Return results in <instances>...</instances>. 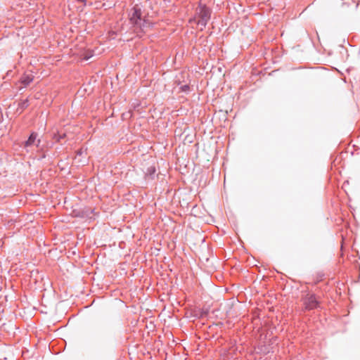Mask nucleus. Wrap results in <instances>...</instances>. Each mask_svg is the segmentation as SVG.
I'll use <instances>...</instances> for the list:
<instances>
[{
	"label": "nucleus",
	"instance_id": "nucleus-1",
	"mask_svg": "<svg viewBox=\"0 0 360 360\" xmlns=\"http://www.w3.org/2000/svg\"><path fill=\"white\" fill-rule=\"evenodd\" d=\"M210 11L205 6L199 5L195 17L190 20V22H195L199 29L202 30L210 19Z\"/></svg>",
	"mask_w": 360,
	"mask_h": 360
},
{
	"label": "nucleus",
	"instance_id": "nucleus-2",
	"mask_svg": "<svg viewBox=\"0 0 360 360\" xmlns=\"http://www.w3.org/2000/svg\"><path fill=\"white\" fill-rule=\"evenodd\" d=\"M304 308L311 310L316 308L319 306V301L313 294H307L303 299Z\"/></svg>",
	"mask_w": 360,
	"mask_h": 360
},
{
	"label": "nucleus",
	"instance_id": "nucleus-3",
	"mask_svg": "<svg viewBox=\"0 0 360 360\" xmlns=\"http://www.w3.org/2000/svg\"><path fill=\"white\" fill-rule=\"evenodd\" d=\"M140 17H141L140 11L135 8L134 11V13H133L132 16L131 17V20L134 24L141 25V18Z\"/></svg>",
	"mask_w": 360,
	"mask_h": 360
},
{
	"label": "nucleus",
	"instance_id": "nucleus-4",
	"mask_svg": "<svg viewBox=\"0 0 360 360\" xmlns=\"http://www.w3.org/2000/svg\"><path fill=\"white\" fill-rule=\"evenodd\" d=\"M37 136V134L32 133L30 136L28 140L25 142L24 146L25 148H27V147L32 146L33 145H35Z\"/></svg>",
	"mask_w": 360,
	"mask_h": 360
},
{
	"label": "nucleus",
	"instance_id": "nucleus-5",
	"mask_svg": "<svg viewBox=\"0 0 360 360\" xmlns=\"http://www.w3.org/2000/svg\"><path fill=\"white\" fill-rule=\"evenodd\" d=\"M33 80V76L32 75H27L22 77L21 82L24 84V86L29 85Z\"/></svg>",
	"mask_w": 360,
	"mask_h": 360
},
{
	"label": "nucleus",
	"instance_id": "nucleus-6",
	"mask_svg": "<svg viewBox=\"0 0 360 360\" xmlns=\"http://www.w3.org/2000/svg\"><path fill=\"white\" fill-rule=\"evenodd\" d=\"M200 210V206H198V205H195V206H193V209H192V213L194 216L195 217H202V214L201 213H199L198 212V210Z\"/></svg>",
	"mask_w": 360,
	"mask_h": 360
},
{
	"label": "nucleus",
	"instance_id": "nucleus-7",
	"mask_svg": "<svg viewBox=\"0 0 360 360\" xmlns=\"http://www.w3.org/2000/svg\"><path fill=\"white\" fill-rule=\"evenodd\" d=\"M27 100L22 101L19 105L22 109H24L28 106Z\"/></svg>",
	"mask_w": 360,
	"mask_h": 360
},
{
	"label": "nucleus",
	"instance_id": "nucleus-8",
	"mask_svg": "<svg viewBox=\"0 0 360 360\" xmlns=\"http://www.w3.org/2000/svg\"><path fill=\"white\" fill-rule=\"evenodd\" d=\"M78 2L82 4V6H85L87 4H91L90 0H77Z\"/></svg>",
	"mask_w": 360,
	"mask_h": 360
},
{
	"label": "nucleus",
	"instance_id": "nucleus-9",
	"mask_svg": "<svg viewBox=\"0 0 360 360\" xmlns=\"http://www.w3.org/2000/svg\"><path fill=\"white\" fill-rule=\"evenodd\" d=\"M188 85H184L180 87V89H181V91H186L187 90H188Z\"/></svg>",
	"mask_w": 360,
	"mask_h": 360
},
{
	"label": "nucleus",
	"instance_id": "nucleus-10",
	"mask_svg": "<svg viewBox=\"0 0 360 360\" xmlns=\"http://www.w3.org/2000/svg\"><path fill=\"white\" fill-rule=\"evenodd\" d=\"M37 143H36V145H37V146H38V145H39V142H40V141H39V140H37Z\"/></svg>",
	"mask_w": 360,
	"mask_h": 360
}]
</instances>
